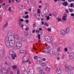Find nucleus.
Here are the masks:
<instances>
[{
    "instance_id": "obj_64",
    "label": "nucleus",
    "mask_w": 74,
    "mask_h": 74,
    "mask_svg": "<svg viewBox=\"0 0 74 74\" xmlns=\"http://www.w3.org/2000/svg\"><path fill=\"white\" fill-rule=\"evenodd\" d=\"M65 11L66 13H67V14L69 13V11H68L67 10H66Z\"/></svg>"
},
{
    "instance_id": "obj_58",
    "label": "nucleus",
    "mask_w": 74,
    "mask_h": 74,
    "mask_svg": "<svg viewBox=\"0 0 74 74\" xmlns=\"http://www.w3.org/2000/svg\"><path fill=\"white\" fill-rule=\"evenodd\" d=\"M17 74H20V73L19 72V71H17Z\"/></svg>"
},
{
    "instance_id": "obj_49",
    "label": "nucleus",
    "mask_w": 74,
    "mask_h": 74,
    "mask_svg": "<svg viewBox=\"0 0 74 74\" xmlns=\"http://www.w3.org/2000/svg\"><path fill=\"white\" fill-rule=\"evenodd\" d=\"M13 47L14 50H16V49H18V47L17 48V47H15V46Z\"/></svg>"
},
{
    "instance_id": "obj_63",
    "label": "nucleus",
    "mask_w": 74,
    "mask_h": 74,
    "mask_svg": "<svg viewBox=\"0 0 74 74\" xmlns=\"http://www.w3.org/2000/svg\"><path fill=\"white\" fill-rule=\"evenodd\" d=\"M25 30L27 31V30H29V28L26 27L25 28Z\"/></svg>"
},
{
    "instance_id": "obj_44",
    "label": "nucleus",
    "mask_w": 74,
    "mask_h": 74,
    "mask_svg": "<svg viewBox=\"0 0 74 74\" xmlns=\"http://www.w3.org/2000/svg\"><path fill=\"white\" fill-rule=\"evenodd\" d=\"M49 19H50V18H49V16H47V18H46V19L47 21H48V20H49Z\"/></svg>"
},
{
    "instance_id": "obj_62",
    "label": "nucleus",
    "mask_w": 74,
    "mask_h": 74,
    "mask_svg": "<svg viewBox=\"0 0 74 74\" xmlns=\"http://www.w3.org/2000/svg\"><path fill=\"white\" fill-rule=\"evenodd\" d=\"M46 48H49V46L48 45H47L46 46Z\"/></svg>"
},
{
    "instance_id": "obj_38",
    "label": "nucleus",
    "mask_w": 74,
    "mask_h": 74,
    "mask_svg": "<svg viewBox=\"0 0 74 74\" xmlns=\"http://www.w3.org/2000/svg\"><path fill=\"white\" fill-rule=\"evenodd\" d=\"M8 10L10 12H11V11H12V10H11V7H9V8L8 9Z\"/></svg>"
},
{
    "instance_id": "obj_50",
    "label": "nucleus",
    "mask_w": 74,
    "mask_h": 74,
    "mask_svg": "<svg viewBox=\"0 0 74 74\" xmlns=\"http://www.w3.org/2000/svg\"><path fill=\"white\" fill-rule=\"evenodd\" d=\"M70 7L71 8H72V7H73V3H71Z\"/></svg>"
},
{
    "instance_id": "obj_32",
    "label": "nucleus",
    "mask_w": 74,
    "mask_h": 74,
    "mask_svg": "<svg viewBox=\"0 0 74 74\" xmlns=\"http://www.w3.org/2000/svg\"><path fill=\"white\" fill-rule=\"evenodd\" d=\"M45 38L46 40H47V39H48V38H49L50 37H49V36L46 35L45 36Z\"/></svg>"
},
{
    "instance_id": "obj_61",
    "label": "nucleus",
    "mask_w": 74,
    "mask_h": 74,
    "mask_svg": "<svg viewBox=\"0 0 74 74\" xmlns=\"http://www.w3.org/2000/svg\"><path fill=\"white\" fill-rule=\"evenodd\" d=\"M56 15V12H53V15L54 16V15Z\"/></svg>"
},
{
    "instance_id": "obj_14",
    "label": "nucleus",
    "mask_w": 74,
    "mask_h": 74,
    "mask_svg": "<svg viewBox=\"0 0 74 74\" xmlns=\"http://www.w3.org/2000/svg\"><path fill=\"white\" fill-rule=\"evenodd\" d=\"M42 61V59H41V58H39L38 60H37L36 62V64H40V62Z\"/></svg>"
},
{
    "instance_id": "obj_29",
    "label": "nucleus",
    "mask_w": 74,
    "mask_h": 74,
    "mask_svg": "<svg viewBox=\"0 0 74 74\" xmlns=\"http://www.w3.org/2000/svg\"><path fill=\"white\" fill-rule=\"evenodd\" d=\"M5 53V50H0V53H2V54H4Z\"/></svg>"
},
{
    "instance_id": "obj_19",
    "label": "nucleus",
    "mask_w": 74,
    "mask_h": 74,
    "mask_svg": "<svg viewBox=\"0 0 74 74\" xmlns=\"http://www.w3.org/2000/svg\"><path fill=\"white\" fill-rule=\"evenodd\" d=\"M5 63L6 65H7V66H10L11 65V62H9L8 63L7 62H5Z\"/></svg>"
},
{
    "instance_id": "obj_2",
    "label": "nucleus",
    "mask_w": 74,
    "mask_h": 74,
    "mask_svg": "<svg viewBox=\"0 0 74 74\" xmlns=\"http://www.w3.org/2000/svg\"><path fill=\"white\" fill-rule=\"evenodd\" d=\"M13 51L11 49H10L9 51V54L10 55L12 56V58L13 60H15V58H16V53L13 54Z\"/></svg>"
},
{
    "instance_id": "obj_48",
    "label": "nucleus",
    "mask_w": 74,
    "mask_h": 74,
    "mask_svg": "<svg viewBox=\"0 0 74 74\" xmlns=\"http://www.w3.org/2000/svg\"><path fill=\"white\" fill-rule=\"evenodd\" d=\"M42 34V32L39 31V32L38 33V35H41Z\"/></svg>"
},
{
    "instance_id": "obj_53",
    "label": "nucleus",
    "mask_w": 74,
    "mask_h": 74,
    "mask_svg": "<svg viewBox=\"0 0 74 74\" xmlns=\"http://www.w3.org/2000/svg\"><path fill=\"white\" fill-rule=\"evenodd\" d=\"M29 14V12H27V11H25V15H27V14Z\"/></svg>"
},
{
    "instance_id": "obj_43",
    "label": "nucleus",
    "mask_w": 74,
    "mask_h": 74,
    "mask_svg": "<svg viewBox=\"0 0 74 74\" xmlns=\"http://www.w3.org/2000/svg\"><path fill=\"white\" fill-rule=\"evenodd\" d=\"M24 74H28V72L26 71L25 70L24 71Z\"/></svg>"
},
{
    "instance_id": "obj_60",
    "label": "nucleus",
    "mask_w": 74,
    "mask_h": 74,
    "mask_svg": "<svg viewBox=\"0 0 74 74\" xmlns=\"http://www.w3.org/2000/svg\"><path fill=\"white\" fill-rule=\"evenodd\" d=\"M1 5L2 6H4V5H5V3H2Z\"/></svg>"
},
{
    "instance_id": "obj_35",
    "label": "nucleus",
    "mask_w": 74,
    "mask_h": 74,
    "mask_svg": "<svg viewBox=\"0 0 74 74\" xmlns=\"http://www.w3.org/2000/svg\"><path fill=\"white\" fill-rule=\"evenodd\" d=\"M29 17V15H27L26 16H25L24 17V16H23V18H25V19H27Z\"/></svg>"
},
{
    "instance_id": "obj_7",
    "label": "nucleus",
    "mask_w": 74,
    "mask_h": 74,
    "mask_svg": "<svg viewBox=\"0 0 74 74\" xmlns=\"http://www.w3.org/2000/svg\"><path fill=\"white\" fill-rule=\"evenodd\" d=\"M16 45L17 48L19 49L22 46V43L20 42H17L16 43Z\"/></svg>"
},
{
    "instance_id": "obj_26",
    "label": "nucleus",
    "mask_w": 74,
    "mask_h": 74,
    "mask_svg": "<svg viewBox=\"0 0 74 74\" xmlns=\"http://www.w3.org/2000/svg\"><path fill=\"white\" fill-rule=\"evenodd\" d=\"M20 70L21 71H25V68L24 67H22L21 68Z\"/></svg>"
},
{
    "instance_id": "obj_36",
    "label": "nucleus",
    "mask_w": 74,
    "mask_h": 74,
    "mask_svg": "<svg viewBox=\"0 0 74 74\" xmlns=\"http://www.w3.org/2000/svg\"><path fill=\"white\" fill-rule=\"evenodd\" d=\"M59 55H60V53L58 51H57L56 55V56H59Z\"/></svg>"
},
{
    "instance_id": "obj_47",
    "label": "nucleus",
    "mask_w": 74,
    "mask_h": 74,
    "mask_svg": "<svg viewBox=\"0 0 74 74\" xmlns=\"http://www.w3.org/2000/svg\"><path fill=\"white\" fill-rule=\"evenodd\" d=\"M8 25V23L7 22H6V24H5V25H4V27L5 28V27H6Z\"/></svg>"
},
{
    "instance_id": "obj_25",
    "label": "nucleus",
    "mask_w": 74,
    "mask_h": 74,
    "mask_svg": "<svg viewBox=\"0 0 74 74\" xmlns=\"http://www.w3.org/2000/svg\"><path fill=\"white\" fill-rule=\"evenodd\" d=\"M46 40L47 42H51V38H49L47 39Z\"/></svg>"
},
{
    "instance_id": "obj_17",
    "label": "nucleus",
    "mask_w": 74,
    "mask_h": 74,
    "mask_svg": "<svg viewBox=\"0 0 74 74\" xmlns=\"http://www.w3.org/2000/svg\"><path fill=\"white\" fill-rule=\"evenodd\" d=\"M48 12V10L47 8H45L43 10V13L45 14H46Z\"/></svg>"
},
{
    "instance_id": "obj_27",
    "label": "nucleus",
    "mask_w": 74,
    "mask_h": 74,
    "mask_svg": "<svg viewBox=\"0 0 74 74\" xmlns=\"http://www.w3.org/2000/svg\"><path fill=\"white\" fill-rule=\"evenodd\" d=\"M45 70L48 73L50 71V68L49 67H47L45 68Z\"/></svg>"
},
{
    "instance_id": "obj_39",
    "label": "nucleus",
    "mask_w": 74,
    "mask_h": 74,
    "mask_svg": "<svg viewBox=\"0 0 74 74\" xmlns=\"http://www.w3.org/2000/svg\"><path fill=\"white\" fill-rule=\"evenodd\" d=\"M38 30V28H37V29H35V32L36 33H38L40 31L39 30H38Z\"/></svg>"
},
{
    "instance_id": "obj_46",
    "label": "nucleus",
    "mask_w": 74,
    "mask_h": 74,
    "mask_svg": "<svg viewBox=\"0 0 74 74\" xmlns=\"http://www.w3.org/2000/svg\"><path fill=\"white\" fill-rule=\"evenodd\" d=\"M45 25L47 27L48 26H49V25L48 24V23H47L46 22L45 23Z\"/></svg>"
},
{
    "instance_id": "obj_31",
    "label": "nucleus",
    "mask_w": 74,
    "mask_h": 74,
    "mask_svg": "<svg viewBox=\"0 0 74 74\" xmlns=\"http://www.w3.org/2000/svg\"><path fill=\"white\" fill-rule=\"evenodd\" d=\"M17 67V65H13L12 66V68L13 69H14V70L15 69H16Z\"/></svg>"
},
{
    "instance_id": "obj_1",
    "label": "nucleus",
    "mask_w": 74,
    "mask_h": 74,
    "mask_svg": "<svg viewBox=\"0 0 74 74\" xmlns=\"http://www.w3.org/2000/svg\"><path fill=\"white\" fill-rule=\"evenodd\" d=\"M43 50H44V52L45 53H47L48 54H51V55L55 54V51L53 49L51 50H49L47 49H43Z\"/></svg>"
},
{
    "instance_id": "obj_9",
    "label": "nucleus",
    "mask_w": 74,
    "mask_h": 74,
    "mask_svg": "<svg viewBox=\"0 0 74 74\" xmlns=\"http://www.w3.org/2000/svg\"><path fill=\"white\" fill-rule=\"evenodd\" d=\"M69 59L71 60H73L74 59V53H70L69 56Z\"/></svg>"
},
{
    "instance_id": "obj_24",
    "label": "nucleus",
    "mask_w": 74,
    "mask_h": 74,
    "mask_svg": "<svg viewBox=\"0 0 74 74\" xmlns=\"http://www.w3.org/2000/svg\"><path fill=\"white\" fill-rule=\"evenodd\" d=\"M37 70L38 71H39V73H40V71H42V69H41V67H38L37 68Z\"/></svg>"
},
{
    "instance_id": "obj_55",
    "label": "nucleus",
    "mask_w": 74,
    "mask_h": 74,
    "mask_svg": "<svg viewBox=\"0 0 74 74\" xmlns=\"http://www.w3.org/2000/svg\"><path fill=\"white\" fill-rule=\"evenodd\" d=\"M64 66L65 67H66V68H68V67H69V66L67 65V64H66Z\"/></svg>"
},
{
    "instance_id": "obj_13",
    "label": "nucleus",
    "mask_w": 74,
    "mask_h": 74,
    "mask_svg": "<svg viewBox=\"0 0 74 74\" xmlns=\"http://www.w3.org/2000/svg\"><path fill=\"white\" fill-rule=\"evenodd\" d=\"M34 70L33 69H32L29 70L28 74H34Z\"/></svg>"
},
{
    "instance_id": "obj_16",
    "label": "nucleus",
    "mask_w": 74,
    "mask_h": 74,
    "mask_svg": "<svg viewBox=\"0 0 74 74\" xmlns=\"http://www.w3.org/2000/svg\"><path fill=\"white\" fill-rule=\"evenodd\" d=\"M66 17H67V15L66 14H65L62 17V19L64 21H66Z\"/></svg>"
},
{
    "instance_id": "obj_52",
    "label": "nucleus",
    "mask_w": 74,
    "mask_h": 74,
    "mask_svg": "<svg viewBox=\"0 0 74 74\" xmlns=\"http://www.w3.org/2000/svg\"><path fill=\"white\" fill-rule=\"evenodd\" d=\"M64 50L65 51H68V49L66 47H65V48Z\"/></svg>"
},
{
    "instance_id": "obj_21",
    "label": "nucleus",
    "mask_w": 74,
    "mask_h": 74,
    "mask_svg": "<svg viewBox=\"0 0 74 74\" xmlns=\"http://www.w3.org/2000/svg\"><path fill=\"white\" fill-rule=\"evenodd\" d=\"M5 59L7 61H10V58L8 56H6Z\"/></svg>"
},
{
    "instance_id": "obj_10",
    "label": "nucleus",
    "mask_w": 74,
    "mask_h": 74,
    "mask_svg": "<svg viewBox=\"0 0 74 74\" xmlns=\"http://www.w3.org/2000/svg\"><path fill=\"white\" fill-rule=\"evenodd\" d=\"M72 67L71 65H68V68H66L65 70L66 72H68L69 70H71Z\"/></svg>"
},
{
    "instance_id": "obj_11",
    "label": "nucleus",
    "mask_w": 74,
    "mask_h": 74,
    "mask_svg": "<svg viewBox=\"0 0 74 74\" xmlns=\"http://www.w3.org/2000/svg\"><path fill=\"white\" fill-rule=\"evenodd\" d=\"M56 71L57 73L58 74H61L62 73L61 69L59 67L57 68Z\"/></svg>"
},
{
    "instance_id": "obj_40",
    "label": "nucleus",
    "mask_w": 74,
    "mask_h": 74,
    "mask_svg": "<svg viewBox=\"0 0 74 74\" xmlns=\"http://www.w3.org/2000/svg\"><path fill=\"white\" fill-rule=\"evenodd\" d=\"M57 21L59 22V21H61V18H57Z\"/></svg>"
},
{
    "instance_id": "obj_4",
    "label": "nucleus",
    "mask_w": 74,
    "mask_h": 74,
    "mask_svg": "<svg viewBox=\"0 0 74 74\" xmlns=\"http://www.w3.org/2000/svg\"><path fill=\"white\" fill-rule=\"evenodd\" d=\"M10 41V43L9 45L10 47H15V40H14V38L10 40H9Z\"/></svg>"
},
{
    "instance_id": "obj_8",
    "label": "nucleus",
    "mask_w": 74,
    "mask_h": 74,
    "mask_svg": "<svg viewBox=\"0 0 74 74\" xmlns=\"http://www.w3.org/2000/svg\"><path fill=\"white\" fill-rule=\"evenodd\" d=\"M24 21V20L23 19H19L18 20V22L19 23V24L20 26H21V27L23 28V26H24V25H22V22H23Z\"/></svg>"
},
{
    "instance_id": "obj_33",
    "label": "nucleus",
    "mask_w": 74,
    "mask_h": 74,
    "mask_svg": "<svg viewBox=\"0 0 74 74\" xmlns=\"http://www.w3.org/2000/svg\"><path fill=\"white\" fill-rule=\"evenodd\" d=\"M25 38L23 37H21V40L22 42H24L25 41Z\"/></svg>"
},
{
    "instance_id": "obj_59",
    "label": "nucleus",
    "mask_w": 74,
    "mask_h": 74,
    "mask_svg": "<svg viewBox=\"0 0 74 74\" xmlns=\"http://www.w3.org/2000/svg\"><path fill=\"white\" fill-rule=\"evenodd\" d=\"M25 22H26V23H29V20H26L25 21Z\"/></svg>"
},
{
    "instance_id": "obj_23",
    "label": "nucleus",
    "mask_w": 74,
    "mask_h": 74,
    "mask_svg": "<svg viewBox=\"0 0 74 74\" xmlns=\"http://www.w3.org/2000/svg\"><path fill=\"white\" fill-rule=\"evenodd\" d=\"M65 33V31L64 30H62L61 31V34L62 35H64Z\"/></svg>"
},
{
    "instance_id": "obj_57",
    "label": "nucleus",
    "mask_w": 74,
    "mask_h": 74,
    "mask_svg": "<svg viewBox=\"0 0 74 74\" xmlns=\"http://www.w3.org/2000/svg\"><path fill=\"white\" fill-rule=\"evenodd\" d=\"M42 61H45V60H46V59L44 58H42Z\"/></svg>"
},
{
    "instance_id": "obj_37",
    "label": "nucleus",
    "mask_w": 74,
    "mask_h": 74,
    "mask_svg": "<svg viewBox=\"0 0 74 74\" xmlns=\"http://www.w3.org/2000/svg\"><path fill=\"white\" fill-rule=\"evenodd\" d=\"M60 47H58L57 49V51H58V52H60Z\"/></svg>"
},
{
    "instance_id": "obj_22",
    "label": "nucleus",
    "mask_w": 74,
    "mask_h": 74,
    "mask_svg": "<svg viewBox=\"0 0 74 74\" xmlns=\"http://www.w3.org/2000/svg\"><path fill=\"white\" fill-rule=\"evenodd\" d=\"M20 52L21 53H26V51L25 50H21L20 51Z\"/></svg>"
},
{
    "instance_id": "obj_15",
    "label": "nucleus",
    "mask_w": 74,
    "mask_h": 74,
    "mask_svg": "<svg viewBox=\"0 0 74 74\" xmlns=\"http://www.w3.org/2000/svg\"><path fill=\"white\" fill-rule=\"evenodd\" d=\"M1 72L3 74H5V73H6V70L4 69V68H1Z\"/></svg>"
},
{
    "instance_id": "obj_30",
    "label": "nucleus",
    "mask_w": 74,
    "mask_h": 74,
    "mask_svg": "<svg viewBox=\"0 0 74 74\" xmlns=\"http://www.w3.org/2000/svg\"><path fill=\"white\" fill-rule=\"evenodd\" d=\"M39 73L40 74H47V73H46L42 71H41V70L39 71Z\"/></svg>"
},
{
    "instance_id": "obj_54",
    "label": "nucleus",
    "mask_w": 74,
    "mask_h": 74,
    "mask_svg": "<svg viewBox=\"0 0 74 74\" xmlns=\"http://www.w3.org/2000/svg\"><path fill=\"white\" fill-rule=\"evenodd\" d=\"M69 10L70 12H72L73 11V10H71V9L70 8L69 9Z\"/></svg>"
},
{
    "instance_id": "obj_42",
    "label": "nucleus",
    "mask_w": 74,
    "mask_h": 74,
    "mask_svg": "<svg viewBox=\"0 0 74 74\" xmlns=\"http://www.w3.org/2000/svg\"><path fill=\"white\" fill-rule=\"evenodd\" d=\"M38 14H40V10L39 9H38V11H37Z\"/></svg>"
},
{
    "instance_id": "obj_51",
    "label": "nucleus",
    "mask_w": 74,
    "mask_h": 74,
    "mask_svg": "<svg viewBox=\"0 0 74 74\" xmlns=\"http://www.w3.org/2000/svg\"><path fill=\"white\" fill-rule=\"evenodd\" d=\"M34 59H37V56H35L34 57Z\"/></svg>"
},
{
    "instance_id": "obj_6",
    "label": "nucleus",
    "mask_w": 74,
    "mask_h": 74,
    "mask_svg": "<svg viewBox=\"0 0 74 74\" xmlns=\"http://www.w3.org/2000/svg\"><path fill=\"white\" fill-rule=\"evenodd\" d=\"M22 63H25L26 62H27L29 60V58H27V57L25 56H24L22 57Z\"/></svg>"
},
{
    "instance_id": "obj_18",
    "label": "nucleus",
    "mask_w": 74,
    "mask_h": 74,
    "mask_svg": "<svg viewBox=\"0 0 74 74\" xmlns=\"http://www.w3.org/2000/svg\"><path fill=\"white\" fill-rule=\"evenodd\" d=\"M62 4L64 6L66 7V6H67V5H68V3L66 1H64L63 3Z\"/></svg>"
},
{
    "instance_id": "obj_34",
    "label": "nucleus",
    "mask_w": 74,
    "mask_h": 74,
    "mask_svg": "<svg viewBox=\"0 0 74 74\" xmlns=\"http://www.w3.org/2000/svg\"><path fill=\"white\" fill-rule=\"evenodd\" d=\"M10 71V67H8V68L7 70V73H9Z\"/></svg>"
},
{
    "instance_id": "obj_56",
    "label": "nucleus",
    "mask_w": 74,
    "mask_h": 74,
    "mask_svg": "<svg viewBox=\"0 0 74 74\" xmlns=\"http://www.w3.org/2000/svg\"><path fill=\"white\" fill-rule=\"evenodd\" d=\"M38 38L39 39H40V35H38Z\"/></svg>"
},
{
    "instance_id": "obj_20",
    "label": "nucleus",
    "mask_w": 74,
    "mask_h": 74,
    "mask_svg": "<svg viewBox=\"0 0 74 74\" xmlns=\"http://www.w3.org/2000/svg\"><path fill=\"white\" fill-rule=\"evenodd\" d=\"M70 31V28L69 27H67L66 28V30H65V32L66 33H68L69 31Z\"/></svg>"
},
{
    "instance_id": "obj_28",
    "label": "nucleus",
    "mask_w": 74,
    "mask_h": 74,
    "mask_svg": "<svg viewBox=\"0 0 74 74\" xmlns=\"http://www.w3.org/2000/svg\"><path fill=\"white\" fill-rule=\"evenodd\" d=\"M40 65L42 66H45V62H42L40 64Z\"/></svg>"
},
{
    "instance_id": "obj_41",
    "label": "nucleus",
    "mask_w": 74,
    "mask_h": 74,
    "mask_svg": "<svg viewBox=\"0 0 74 74\" xmlns=\"http://www.w3.org/2000/svg\"><path fill=\"white\" fill-rule=\"evenodd\" d=\"M51 30H52V29L50 27H49L48 28L47 30L48 32H51Z\"/></svg>"
},
{
    "instance_id": "obj_45",
    "label": "nucleus",
    "mask_w": 74,
    "mask_h": 74,
    "mask_svg": "<svg viewBox=\"0 0 74 74\" xmlns=\"http://www.w3.org/2000/svg\"><path fill=\"white\" fill-rule=\"evenodd\" d=\"M52 46L53 47H56V45L55 44H53L52 45Z\"/></svg>"
},
{
    "instance_id": "obj_12",
    "label": "nucleus",
    "mask_w": 74,
    "mask_h": 74,
    "mask_svg": "<svg viewBox=\"0 0 74 74\" xmlns=\"http://www.w3.org/2000/svg\"><path fill=\"white\" fill-rule=\"evenodd\" d=\"M14 37L17 40H19V36H18V35H17L16 34H14Z\"/></svg>"
},
{
    "instance_id": "obj_5",
    "label": "nucleus",
    "mask_w": 74,
    "mask_h": 74,
    "mask_svg": "<svg viewBox=\"0 0 74 74\" xmlns=\"http://www.w3.org/2000/svg\"><path fill=\"white\" fill-rule=\"evenodd\" d=\"M5 45L8 48H10V41L9 40V39H8V38H6L5 40Z\"/></svg>"
},
{
    "instance_id": "obj_3",
    "label": "nucleus",
    "mask_w": 74,
    "mask_h": 74,
    "mask_svg": "<svg viewBox=\"0 0 74 74\" xmlns=\"http://www.w3.org/2000/svg\"><path fill=\"white\" fill-rule=\"evenodd\" d=\"M6 38H8L10 40L14 38L13 37H12V31H10L8 32L7 36Z\"/></svg>"
}]
</instances>
